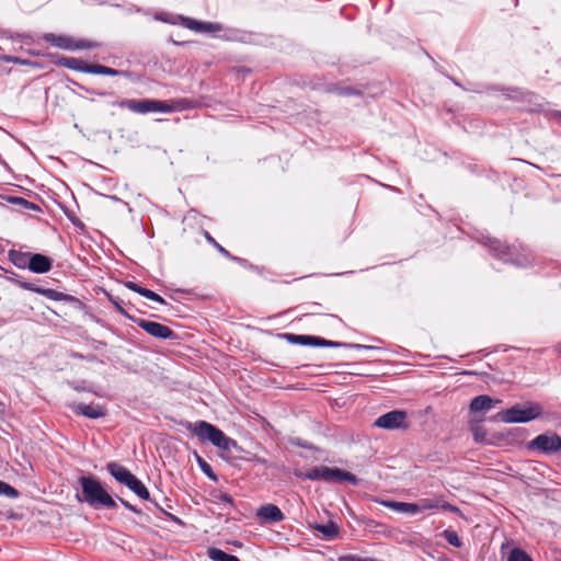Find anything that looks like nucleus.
I'll list each match as a JSON object with an SVG mask.
<instances>
[{
	"label": "nucleus",
	"mask_w": 561,
	"mask_h": 561,
	"mask_svg": "<svg viewBox=\"0 0 561 561\" xmlns=\"http://www.w3.org/2000/svg\"><path fill=\"white\" fill-rule=\"evenodd\" d=\"M480 242L494 259L504 263L526 267L535 261L533 252L518 241L508 243L497 238L483 237Z\"/></svg>",
	"instance_id": "f257e3e1"
},
{
	"label": "nucleus",
	"mask_w": 561,
	"mask_h": 561,
	"mask_svg": "<svg viewBox=\"0 0 561 561\" xmlns=\"http://www.w3.org/2000/svg\"><path fill=\"white\" fill-rule=\"evenodd\" d=\"M80 491L76 493V499L80 503H87L92 508H117V503L111 494L104 489L102 482L93 474H82L78 479Z\"/></svg>",
	"instance_id": "f03ea898"
},
{
	"label": "nucleus",
	"mask_w": 561,
	"mask_h": 561,
	"mask_svg": "<svg viewBox=\"0 0 561 561\" xmlns=\"http://www.w3.org/2000/svg\"><path fill=\"white\" fill-rule=\"evenodd\" d=\"M294 476L305 481H324L327 483L337 484L347 482L352 485H357L359 481L358 478L350 471L328 466H316L306 471L295 470Z\"/></svg>",
	"instance_id": "7ed1b4c3"
},
{
	"label": "nucleus",
	"mask_w": 561,
	"mask_h": 561,
	"mask_svg": "<svg viewBox=\"0 0 561 561\" xmlns=\"http://www.w3.org/2000/svg\"><path fill=\"white\" fill-rule=\"evenodd\" d=\"M46 58L53 65L65 67L71 70L92 73V75H102V76H111L117 77L123 75V71L110 68L100 64H88L80 58L60 56L56 53L46 54Z\"/></svg>",
	"instance_id": "20e7f679"
},
{
	"label": "nucleus",
	"mask_w": 561,
	"mask_h": 561,
	"mask_svg": "<svg viewBox=\"0 0 561 561\" xmlns=\"http://www.w3.org/2000/svg\"><path fill=\"white\" fill-rule=\"evenodd\" d=\"M186 428L196 435L202 442L208 440L219 449H240L237 440L228 437L221 430L206 421H197L194 424L188 423Z\"/></svg>",
	"instance_id": "39448f33"
},
{
	"label": "nucleus",
	"mask_w": 561,
	"mask_h": 561,
	"mask_svg": "<svg viewBox=\"0 0 561 561\" xmlns=\"http://www.w3.org/2000/svg\"><path fill=\"white\" fill-rule=\"evenodd\" d=\"M282 337L290 344L313 346V347H331V348H350V350H377L376 346L358 343H345L325 340L316 335H299L294 333H284Z\"/></svg>",
	"instance_id": "423d86ee"
},
{
	"label": "nucleus",
	"mask_w": 561,
	"mask_h": 561,
	"mask_svg": "<svg viewBox=\"0 0 561 561\" xmlns=\"http://www.w3.org/2000/svg\"><path fill=\"white\" fill-rule=\"evenodd\" d=\"M542 414V408L535 402H527L526 407L515 404L510 409L499 412L491 417L492 421L504 423H527L538 419Z\"/></svg>",
	"instance_id": "0eeeda50"
},
{
	"label": "nucleus",
	"mask_w": 561,
	"mask_h": 561,
	"mask_svg": "<svg viewBox=\"0 0 561 561\" xmlns=\"http://www.w3.org/2000/svg\"><path fill=\"white\" fill-rule=\"evenodd\" d=\"M10 280L22 289L34 291L36 294L45 296L50 300L68 302L79 310L84 308V304L79 298L72 295L65 294L53 288L41 287L31 282L23 280L20 278H11Z\"/></svg>",
	"instance_id": "6e6552de"
},
{
	"label": "nucleus",
	"mask_w": 561,
	"mask_h": 561,
	"mask_svg": "<svg viewBox=\"0 0 561 561\" xmlns=\"http://www.w3.org/2000/svg\"><path fill=\"white\" fill-rule=\"evenodd\" d=\"M113 105H117L121 108H127L139 114H146L150 112L172 113V108L170 107V103L168 101L154 99H123L113 102Z\"/></svg>",
	"instance_id": "1a4fd4ad"
},
{
	"label": "nucleus",
	"mask_w": 561,
	"mask_h": 561,
	"mask_svg": "<svg viewBox=\"0 0 561 561\" xmlns=\"http://www.w3.org/2000/svg\"><path fill=\"white\" fill-rule=\"evenodd\" d=\"M42 38L53 46L70 51L98 47V43L95 42L82 38L78 39L66 34L44 33Z\"/></svg>",
	"instance_id": "9d476101"
},
{
	"label": "nucleus",
	"mask_w": 561,
	"mask_h": 561,
	"mask_svg": "<svg viewBox=\"0 0 561 561\" xmlns=\"http://www.w3.org/2000/svg\"><path fill=\"white\" fill-rule=\"evenodd\" d=\"M529 450L551 455L561 450V436L557 433L540 434L527 444Z\"/></svg>",
	"instance_id": "9b49d317"
},
{
	"label": "nucleus",
	"mask_w": 561,
	"mask_h": 561,
	"mask_svg": "<svg viewBox=\"0 0 561 561\" xmlns=\"http://www.w3.org/2000/svg\"><path fill=\"white\" fill-rule=\"evenodd\" d=\"M134 322L152 337L160 340H176L178 334L168 325L159 322L136 318Z\"/></svg>",
	"instance_id": "f8f14e48"
},
{
	"label": "nucleus",
	"mask_w": 561,
	"mask_h": 561,
	"mask_svg": "<svg viewBox=\"0 0 561 561\" xmlns=\"http://www.w3.org/2000/svg\"><path fill=\"white\" fill-rule=\"evenodd\" d=\"M374 426L385 430L407 428V412L401 410H392L380 415L374 423Z\"/></svg>",
	"instance_id": "ddd939ff"
},
{
	"label": "nucleus",
	"mask_w": 561,
	"mask_h": 561,
	"mask_svg": "<svg viewBox=\"0 0 561 561\" xmlns=\"http://www.w3.org/2000/svg\"><path fill=\"white\" fill-rule=\"evenodd\" d=\"M293 83L301 89H310L313 91H324L327 93L328 82L323 75H298L294 78Z\"/></svg>",
	"instance_id": "4468645a"
},
{
	"label": "nucleus",
	"mask_w": 561,
	"mask_h": 561,
	"mask_svg": "<svg viewBox=\"0 0 561 561\" xmlns=\"http://www.w3.org/2000/svg\"><path fill=\"white\" fill-rule=\"evenodd\" d=\"M256 517L266 524H276L285 519V515L280 508L271 503L259 507Z\"/></svg>",
	"instance_id": "2eb2a0df"
},
{
	"label": "nucleus",
	"mask_w": 561,
	"mask_h": 561,
	"mask_svg": "<svg viewBox=\"0 0 561 561\" xmlns=\"http://www.w3.org/2000/svg\"><path fill=\"white\" fill-rule=\"evenodd\" d=\"M72 411L76 415H82L90 420L101 419L106 415V409L100 404L78 403L72 407Z\"/></svg>",
	"instance_id": "dca6fc26"
},
{
	"label": "nucleus",
	"mask_w": 561,
	"mask_h": 561,
	"mask_svg": "<svg viewBox=\"0 0 561 561\" xmlns=\"http://www.w3.org/2000/svg\"><path fill=\"white\" fill-rule=\"evenodd\" d=\"M28 270L36 274H44L51 270L53 260L42 253H32Z\"/></svg>",
	"instance_id": "f3484780"
},
{
	"label": "nucleus",
	"mask_w": 561,
	"mask_h": 561,
	"mask_svg": "<svg viewBox=\"0 0 561 561\" xmlns=\"http://www.w3.org/2000/svg\"><path fill=\"white\" fill-rule=\"evenodd\" d=\"M502 403L500 399H493L488 394H480L474 397L470 402V412H485L494 408L496 404Z\"/></svg>",
	"instance_id": "a211bd4d"
},
{
	"label": "nucleus",
	"mask_w": 561,
	"mask_h": 561,
	"mask_svg": "<svg viewBox=\"0 0 561 561\" xmlns=\"http://www.w3.org/2000/svg\"><path fill=\"white\" fill-rule=\"evenodd\" d=\"M364 87H346L343 83H329L327 93L336 94L339 96H362L364 94Z\"/></svg>",
	"instance_id": "6ab92c4d"
},
{
	"label": "nucleus",
	"mask_w": 561,
	"mask_h": 561,
	"mask_svg": "<svg viewBox=\"0 0 561 561\" xmlns=\"http://www.w3.org/2000/svg\"><path fill=\"white\" fill-rule=\"evenodd\" d=\"M106 470L118 483H122L124 485H127V483L135 476L127 468L115 461L108 462L106 465Z\"/></svg>",
	"instance_id": "aec40b11"
},
{
	"label": "nucleus",
	"mask_w": 561,
	"mask_h": 561,
	"mask_svg": "<svg viewBox=\"0 0 561 561\" xmlns=\"http://www.w3.org/2000/svg\"><path fill=\"white\" fill-rule=\"evenodd\" d=\"M312 528L320 533L327 540H333L337 538L340 534V527L333 520H329L325 524H316L312 526Z\"/></svg>",
	"instance_id": "412c9836"
},
{
	"label": "nucleus",
	"mask_w": 561,
	"mask_h": 561,
	"mask_svg": "<svg viewBox=\"0 0 561 561\" xmlns=\"http://www.w3.org/2000/svg\"><path fill=\"white\" fill-rule=\"evenodd\" d=\"M31 252H22L20 250L11 249L8 251V260L18 268H28Z\"/></svg>",
	"instance_id": "4be33fe9"
},
{
	"label": "nucleus",
	"mask_w": 561,
	"mask_h": 561,
	"mask_svg": "<svg viewBox=\"0 0 561 561\" xmlns=\"http://www.w3.org/2000/svg\"><path fill=\"white\" fill-rule=\"evenodd\" d=\"M296 309H300L302 311L299 319L308 316H332L331 313L324 312L323 306L316 301L301 304L297 306Z\"/></svg>",
	"instance_id": "5701e85b"
},
{
	"label": "nucleus",
	"mask_w": 561,
	"mask_h": 561,
	"mask_svg": "<svg viewBox=\"0 0 561 561\" xmlns=\"http://www.w3.org/2000/svg\"><path fill=\"white\" fill-rule=\"evenodd\" d=\"M131 492H134L139 499L144 501H151L150 492L147 486L134 476L126 485Z\"/></svg>",
	"instance_id": "b1692460"
},
{
	"label": "nucleus",
	"mask_w": 561,
	"mask_h": 561,
	"mask_svg": "<svg viewBox=\"0 0 561 561\" xmlns=\"http://www.w3.org/2000/svg\"><path fill=\"white\" fill-rule=\"evenodd\" d=\"M8 202L13 204V205H18L20 207H22L23 209H26V210H33V211H37V213H42V208L39 205L33 203V202H30L23 197H18V196H9L8 197Z\"/></svg>",
	"instance_id": "393cba45"
},
{
	"label": "nucleus",
	"mask_w": 561,
	"mask_h": 561,
	"mask_svg": "<svg viewBox=\"0 0 561 561\" xmlns=\"http://www.w3.org/2000/svg\"><path fill=\"white\" fill-rule=\"evenodd\" d=\"M208 557L213 561H240L237 556L227 553L219 548H209Z\"/></svg>",
	"instance_id": "a878e982"
},
{
	"label": "nucleus",
	"mask_w": 561,
	"mask_h": 561,
	"mask_svg": "<svg viewBox=\"0 0 561 561\" xmlns=\"http://www.w3.org/2000/svg\"><path fill=\"white\" fill-rule=\"evenodd\" d=\"M168 102L170 103V107L172 108V112L192 110V108H195L197 105L196 101L186 99V98L172 100V101H168Z\"/></svg>",
	"instance_id": "bb28decb"
},
{
	"label": "nucleus",
	"mask_w": 561,
	"mask_h": 561,
	"mask_svg": "<svg viewBox=\"0 0 561 561\" xmlns=\"http://www.w3.org/2000/svg\"><path fill=\"white\" fill-rule=\"evenodd\" d=\"M389 507H393L404 513L415 514L419 513L417 502L415 503H405V502H390L386 504Z\"/></svg>",
	"instance_id": "cd10ccee"
},
{
	"label": "nucleus",
	"mask_w": 561,
	"mask_h": 561,
	"mask_svg": "<svg viewBox=\"0 0 561 561\" xmlns=\"http://www.w3.org/2000/svg\"><path fill=\"white\" fill-rule=\"evenodd\" d=\"M196 461L198 467L201 468L202 472L209 478L211 481H217L218 477L214 472L211 466L199 455L196 454Z\"/></svg>",
	"instance_id": "c85d7f7f"
},
{
	"label": "nucleus",
	"mask_w": 561,
	"mask_h": 561,
	"mask_svg": "<svg viewBox=\"0 0 561 561\" xmlns=\"http://www.w3.org/2000/svg\"><path fill=\"white\" fill-rule=\"evenodd\" d=\"M125 286L128 289H130V290H133V291H135V293H137V294H139V295H141L144 297H146L149 300H151V298L153 297V294H154L153 290L148 289L146 287H142L139 284H137L135 282H131V280L125 282Z\"/></svg>",
	"instance_id": "c756f323"
},
{
	"label": "nucleus",
	"mask_w": 561,
	"mask_h": 561,
	"mask_svg": "<svg viewBox=\"0 0 561 561\" xmlns=\"http://www.w3.org/2000/svg\"><path fill=\"white\" fill-rule=\"evenodd\" d=\"M445 540L455 548H461L463 542L459 538L458 534L451 528H447L442 533Z\"/></svg>",
	"instance_id": "7c9ffc66"
},
{
	"label": "nucleus",
	"mask_w": 561,
	"mask_h": 561,
	"mask_svg": "<svg viewBox=\"0 0 561 561\" xmlns=\"http://www.w3.org/2000/svg\"><path fill=\"white\" fill-rule=\"evenodd\" d=\"M107 295V298L108 300L113 304V306L115 307V309L122 314L124 316L125 318L129 319L130 321L134 322V320L136 319V317L131 316L128 313V311L122 306L123 304V300L118 297V296H113V295H110V294H106Z\"/></svg>",
	"instance_id": "2f4dec72"
},
{
	"label": "nucleus",
	"mask_w": 561,
	"mask_h": 561,
	"mask_svg": "<svg viewBox=\"0 0 561 561\" xmlns=\"http://www.w3.org/2000/svg\"><path fill=\"white\" fill-rule=\"evenodd\" d=\"M3 60L7 62H12L15 65H23V66H31V67H37L41 68L42 65L37 61L31 60V59H24L16 56H4Z\"/></svg>",
	"instance_id": "473e14b6"
},
{
	"label": "nucleus",
	"mask_w": 561,
	"mask_h": 561,
	"mask_svg": "<svg viewBox=\"0 0 561 561\" xmlns=\"http://www.w3.org/2000/svg\"><path fill=\"white\" fill-rule=\"evenodd\" d=\"M507 561H534L531 557L520 548H514L507 557Z\"/></svg>",
	"instance_id": "72a5a7b5"
},
{
	"label": "nucleus",
	"mask_w": 561,
	"mask_h": 561,
	"mask_svg": "<svg viewBox=\"0 0 561 561\" xmlns=\"http://www.w3.org/2000/svg\"><path fill=\"white\" fill-rule=\"evenodd\" d=\"M419 512L426 510H434L439 507V497L436 499H420L417 501Z\"/></svg>",
	"instance_id": "f704fd0d"
},
{
	"label": "nucleus",
	"mask_w": 561,
	"mask_h": 561,
	"mask_svg": "<svg viewBox=\"0 0 561 561\" xmlns=\"http://www.w3.org/2000/svg\"><path fill=\"white\" fill-rule=\"evenodd\" d=\"M203 236L206 239V241L209 244H211L222 256H225L226 259L227 256H229L230 252L227 249H225L221 244H219L207 230L203 231Z\"/></svg>",
	"instance_id": "c9c22d12"
},
{
	"label": "nucleus",
	"mask_w": 561,
	"mask_h": 561,
	"mask_svg": "<svg viewBox=\"0 0 561 561\" xmlns=\"http://www.w3.org/2000/svg\"><path fill=\"white\" fill-rule=\"evenodd\" d=\"M0 495H4L9 499H16L20 496V492L9 483L0 480Z\"/></svg>",
	"instance_id": "e433bc0d"
},
{
	"label": "nucleus",
	"mask_w": 561,
	"mask_h": 561,
	"mask_svg": "<svg viewBox=\"0 0 561 561\" xmlns=\"http://www.w3.org/2000/svg\"><path fill=\"white\" fill-rule=\"evenodd\" d=\"M471 432L476 443H484L486 440V430L482 425H471Z\"/></svg>",
	"instance_id": "4c0bfd02"
},
{
	"label": "nucleus",
	"mask_w": 561,
	"mask_h": 561,
	"mask_svg": "<svg viewBox=\"0 0 561 561\" xmlns=\"http://www.w3.org/2000/svg\"><path fill=\"white\" fill-rule=\"evenodd\" d=\"M178 19L181 20L182 24L187 27L188 30H192V31H195V32H199L201 30V21H197L195 19H192V18H187V16H182V15H179Z\"/></svg>",
	"instance_id": "58836bf2"
},
{
	"label": "nucleus",
	"mask_w": 561,
	"mask_h": 561,
	"mask_svg": "<svg viewBox=\"0 0 561 561\" xmlns=\"http://www.w3.org/2000/svg\"><path fill=\"white\" fill-rule=\"evenodd\" d=\"M150 502H152L153 505L156 506V508L159 512H161L169 520L178 524L179 526H184L185 525L184 522L181 518H179L178 516L169 513L167 510H164L162 506H160L159 503H157L156 501L151 500Z\"/></svg>",
	"instance_id": "ea45409f"
},
{
	"label": "nucleus",
	"mask_w": 561,
	"mask_h": 561,
	"mask_svg": "<svg viewBox=\"0 0 561 561\" xmlns=\"http://www.w3.org/2000/svg\"><path fill=\"white\" fill-rule=\"evenodd\" d=\"M518 5V0H495V7L500 11H511Z\"/></svg>",
	"instance_id": "a19ab883"
},
{
	"label": "nucleus",
	"mask_w": 561,
	"mask_h": 561,
	"mask_svg": "<svg viewBox=\"0 0 561 561\" xmlns=\"http://www.w3.org/2000/svg\"><path fill=\"white\" fill-rule=\"evenodd\" d=\"M227 259L232 261V262L238 263L242 267H245V268H249V270H252V271H256L257 270V266H255L252 263H250L247 259L232 255L231 253H229V256H227Z\"/></svg>",
	"instance_id": "79ce46f5"
},
{
	"label": "nucleus",
	"mask_w": 561,
	"mask_h": 561,
	"mask_svg": "<svg viewBox=\"0 0 561 561\" xmlns=\"http://www.w3.org/2000/svg\"><path fill=\"white\" fill-rule=\"evenodd\" d=\"M337 561H379L376 558L371 557H359L357 554L348 553L343 554L337 558Z\"/></svg>",
	"instance_id": "37998d69"
},
{
	"label": "nucleus",
	"mask_w": 561,
	"mask_h": 561,
	"mask_svg": "<svg viewBox=\"0 0 561 561\" xmlns=\"http://www.w3.org/2000/svg\"><path fill=\"white\" fill-rule=\"evenodd\" d=\"M504 91H505L504 95L508 100L522 101L526 96V94L523 91L518 90V89L513 90L512 88H506V89H504Z\"/></svg>",
	"instance_id": "c03bdc74"
},
{
	"label": "nucleus",
	"mask_w": 561,
	"mask_h": 561,
	"mask_svg": "<svg viewBox=\"0 0 561 561\" xmlns=\"http://www.w3.org/2000/svg\"><path fill=\"white\" fill-rule=\"evenodd\" d=\"M438 508H442L444 511H447V512H450V513H454V514H458L460 515L461 514V511L458 506L445 501L443 499V496H439V507Z\"/></svg>",
	"instance_id": "a18cd8bd"
},
{
	"label": "nucleus",
	"mask_w": 561,
	"mask_h": 561,
	"mask_svg": "<svg viewBox=\"0 0 561 561\" xmlns=\"http://www.w3.org/2000/svg\"><path fill=\"white\" fill-rule=\"evenodd\" d=\"M201 30L199 32H218L221 31V25L219 23L213 22H202L201 21Z\"/></svg>",
	"instance_id": "49530a36"
},
{
	"label": "nucleus",
	"mask_w": 561,
	"mask_h": 561,
	"mask_svg": "<svg viewBox=\"0 0 561 561\" xmlns=\"http://www.w3.org/2000/svg\"><path fill=\"white\" fill-rule=\"evenodd\" d=\"M216 499H217L218 501L224 502V503H227V504H229V505H231V506H233V505H234L232 496H231L229 493H227V492H219V493L216 495Z\"/></svg>",
	"instance_id": "de8ad7c7"
},
{
	"label": "nucleus",
	"mask_w": 561,
	"mask_h": 561,
	"mask_svg": "<svg viewBox=\"0 0 561 561\" xmlns=\"http://www.w3.org/2000/svg\"><path fill=\"white\" fill-rule=\"evenodd\" d=\"M117 499L125 508L129 510L130 512H133L137 515L142 514L141 510L137 508L135 505L130 504L128 501L124 500L123 497H117Z\"/></svg>",
	"instance_id": "09e8293b"
},
{
	"label": "nucleus",
	"mask_w": 561,
	"mask_h": 561,
	"mask_svg": "<svg viewBox=\"0 0 561 561\" xmlns=\"http://www.w3.org/2000/svg\"><path fill=\"white\" fill-rule=\"evenodd\" d=\"M72 358L75 359H87L89 362H94L96 360V356L95 355H83L81 353H78V352H72L71 355H70Z\"/></svg>",
	"instance_id": "8fccbe9b"
},
{
	"label": "nucleus",
	"mask_w": 561,
	"mask_h": 561,
	"mask_svg": "<svg viewBox=\"0 0 561 561\" xmlns=\"http://www.w3.org/2000/svg\"><path fill=\"white\" fill-rule=\"evenodd\" d=\"M510 433L513 436L512 440H516V439L522 438L525 435L526 430L516 427V428H512Z\"/></svg>",
	"instance_id": "3c124183"
},
{
	"label": "nucleus",
	"mask_w": 561,
	"mask_h": 561,
	"mask_svg": "<svg viewBox=\"0 0 561 561\" xmlns=\"http://www.w3.org/2000/svg\"><path fill=\"white\" fill-rule=\"evenodd\" d=\"M248 460L255 461L256 463H260L262 466L272 467L271 465H268V461L265 458H262L257 455H253V457L249 458Z\"/></svg>",
	"instance_id": "603ef678"
},
{
	"label": "nucleus",
	"mask_w": 561,
	"mask_h": 561,
	"mask_svg": "<svg viewBox=\"0 0 561 561\" xmlns=\"http://www.w3.org/2000/svg\"><path fill=\"white\" fill-rule=\"evenodd\" d=\"M156 19L161 21V22H164V23H170V24H175V22L169 18H167V14L165 13H160V14H157L156 15Z\"/></svg>",
	"instance_id": "864d4df0"
},
{
	"label": "nucleus",
	"mask_w": 561,
	"mask_h": 561,
	"mask_svg": "<svg viewBox=\"0 0 561 561\" xmlns=\"http://www.w3.org/2000/svg\"><path fill=\"white\" fill-rule=\"evenodd\" d=\"M66 215H67L68 219H69V220H70L75 226H81V227H83V224H82V222H81V221H80L76 216H73V215H69V214H67V213H66Z\"/></svg>",
	"instance_id": "5fc2aeb1"
},
{
	"label": "nucleus",
	"mask_w": 561,
	"mask_h": 561,
	"mask_svg": "<svg viewBox=\"0 0 561 561\" xmlns=\"http://www.w3.org/2000/svg\"><path fill=\"white\" fill-rule=\"evenodd\" d=\"M152 301H156L158 304H161V305H167V301L163 297H161L160 295H158L157 293L153 294V297L151 298Z\"/></svg>",
	"instance_id": "6e6d98bb"
},
{
	"label": "nucleus",
	"mask_w": 561,
	"mask_h": 561,
	"mask_svg": "<svg viewBox=\"0 0 561 561\" xmlns=\"http://www.w3.org/2000/svg\"><path fill=\"white\" fill-rule=\"evenodd\" d=\"M92 343H93V347L94 350H100V348H103L106 346V343L103 342V341H99V340H92Z\"/></svg>",
	"instance_id": "4d7b16f0"
},
{
	"label": "nucleus",
	"mask_w": 561,
	"mask_h": 561,
	"mask_svg": "<svg viewBox=\"0 0 561 561\" xmlns=\"http://www.w3.org/2000/svg\"><path fill=\"white\" fill-rule=\"evenodd\" d=\"M27 53L32 56H43L45 58H46V54H47V53H43L41 50H32V49H28Z\"/></svg>",
	"instance_id": "13d9d810"
},
{
	"label": "nucleus",
	"mask_w": 561,
	"mask_h": 561,
	"mask_svg": "<svg viewBox=\"0 0 561 561\" xmlns=\"http://www.w3.org/2000/svg\"><path fill=\"white\" fill-rule=\"evenodd\" d=\"M15 37L20 38V39H23V41H26V42L33 41V37L31 35H28V34H16Z\"/></svg>",
	"instance_id": "bf43d9fd"
},
{
	"label": "nucleus",
	"mask_w": 561,
	"mask_h": 561,
	"mask_svg": "<svg viewBox=\"0 0 561 561\" xmlns=\"http://www.w3.org/2000/svg\"><path fill=\"white\" fill-rule=\"evenodd\" d=\"M178 293H185V294H190L191 291L190 290H184V289H176Z\"/></svg>",
	"instance_id": "052dcab7"
},
{
	"label": "nucleus",
	"mask_w": 561,
	"mask_h": 561,
	"mask_svg": "<svg viewBox=\"0 0 561 561\" xmlns=\"http://www.w3.org/2000/svg\"><path fill=\"white\" fill-rule=\"evenodd\" d=\"M463 374H466V375H473L474 373L473 371H465Z\"/></svg>",
	"instance_id": "680f3d73"
},
{
	"label": "nucleus",
	"mask_w": 561,
	"mask_h": 561,
	"mask_svg": "<svg viewBox=\"0 0 561 561\" xmlns=\"http://www.w3.org/2000/svg\"><path fill=\"white\" fill-rule=\"evenodd\" d=\"M331 317H334V314H332ZM335 319H339V321H342V318H339V316H335Z\"/></svg>",
	"instance_id": "e2e57ef3"
},
{
	"label": "nucleus",
	"mask_w": 561,
	"mask_h": 561,
	"mask_svg": "<svg viewBox=\"0 0 561 561\" xmlns=\"http://www.w3.org/2000/svg\"><path fill=\"white\" fill-rule=\"evenodd\" d=\"M331 317H334V314H332ZM335 319H339V321H342V318H339V316H335Z\"/></svg>",
	"instance_id": "0e129e2a"
}]
</instances>
